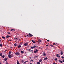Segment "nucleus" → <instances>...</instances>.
Masks as SVG:
<instances>
[{
    "label": "nucleus",
    "instance_id": "obj_53",
    "mask_svg": "<svg viewBox=\"0 0 64 64\" xmlns=\"http://www.w3.org/2000/svg\"><path fill=\"white\" fill-rule=\"evenodd\" d=\"M61 51V52H62V51Z\"/></svg>",
    "mask_w": 64,
    "mask_h": 64
},
{
    "label": "nucleus",
    "instance_id": "obj_34",
    "mask_svg": "<svg viewBox=\"0 0 64 64\" xmlns=\"http://www.w3.org/2000/svg\"><path fill=\"white\" fill-rule=\"evenodd\" d=\"M23 44L21 42V43H20V45H22L23 44Z\"/></svg>",
    "mask_w": 64,
    "mask_h": 64
},
{
    "label": "nucleus",
    "instance_id": "obj_14",
    "mask_svg": "<svg viewBox=\"0 0 64 64\" xmlns=\"http://www.w3.org/2000/svg\"><path fill=\"white\" fill-rule=\"evenodd\" d=\"M32 42H33V43H36L35 41H34L33 40H32Z\"/></svg>",
    "mask_w": 64,
    "mask_h": 64
},
{
    "label": "nucleus",
    "instance_id": "obj_52",
    "mask_svg": "<svg viewBox=\"0 0 64 64\" xmlns=\"http://www.w3.org/2000/svg\"><path fill=\"white\" fill-rule=\"evenodd\" d=\"M53 64H56V63H54Z\"/></svg>",
    "mask_w": 64,
    "mask_h": 64
},
{
    "label": "nucleus",
    "instance_id": "obj_8",
    "mask_svg": "<svg viewBox=\"0 0 64 64\" xmlns=\"http://www.w3.org/2000/svg\"><path fill=\"white\" fill-rule=\"evenodd\" d=\"M46 53L45 52H44V57H45V56H46Z\"/></svg>",
    "mask_w": 64,
    "mask_h": 64
},
{
    "label": "nucleus",
    "instance_id": "obj_19",
    "mask_svg": "<svg viewBox=\"0 0 64 64\" xmlns=\"http://www.w3.org/2000/svg\"><path fill=\"white\" fill-rule=\"evenodd\" d=\"M38 42L39 43H40V42H41V40H38Z\"/></svg>",
    "mask_w": 64,
    "mask_h": 64
},
{
    "label": "nucleus",
    "instance_id": "obj_9",
    "mask_svg": "<svg viewBox=\"0 0 64 64\" xmlns=\"http://www.w3.org/2000/svg\"><path fill=\"white\" fill-rule=\"evenodd\" d=\"M27 43H26L24 44V45L25 46H27Z\"/></svg>",
    "mask_w": 64,
    "mask_h": 64
},
{
    "label": "nucleus",
    "instance_id": "obj_16",
    "mask_svg": "<svg viewBox=\"0 0 64 64\" xmlns=\"http://www.w3.org/2000/svg\"><path fill=\"white\" fill-rule=\"evenodd\" d=\"M18 48H21V46H18Z\"/></svg>",
    "mask_w": 64,
    "mask_h": 64
},
{
    "label": "nucleus",
    "instance_id": "obj_50",
    "mask_svg": "<svg viewBox=\"0 0 64 64\" xmlns=\"http://www.w3.org/2000/svg\"><path fill=\"white\" fill-rule=\"evenodd\" d=\"M1 42V40H0V42Z\"/></svg>",
    "mask_w": 64,
    "mask_h": 64
},
{
    "label": "nucleus",
    "instance_id": "obj_43",
    "mask_svg": "<svg viewBox=\"0 0 64 64\" xmlns=\"http://www.w3.org/2000/svg\"><path fill=\"white\" fill-rule=\"evenodd\" d=\"M27 36L28 37H29L30 36H29L28 35H27Z\"/></svg>",
    "mask_w": 64,
    "mask_h": 64
},
{
    "label": "nucleus",
    "instance_id": "obj_12",
    "mask_svg": "<svg viewBox=\"0 0 64 64\" xmlns=\"http://www.w3.org/2000/svg\"><path fill=\"white\" fill-rule=\"evenodd\" d=\"M3 55V54L2 53H0V56H2Z\"/></svg>",
    "mask_w": 64,
    "mask_h": 64
},
{
    "label": "nucleus",
    "instance_id": "obj_6",
    "mask_svg": "<svg viewBox=\"0 0 64 64\" xmlns=\"http://www.w3.org/2000/svg\"><path fill=\"white\" fill-rule=\"evenodd\" d=\"M38 50H36L34 51V53H36L37 52H38Z\"/></svg>",
    "mask_w": 64,
    "mask_h": 64
},
{
    "label": "nucleus",
    "instance_id": "obj_55",
    "mask_svg": "<svg viewBox=\"0 0 64 64\" xmlns=\"http://www.w3.org/2000/svg\"><path fill=\"white\" fill-rule=\"evenodd\" d=\"M6 64H8V63H7Z\"/></svg>",
    "mask_w": 64,
    "mask_h": 64
},
{
    "label": "nucleus",
    "instance_id": "obj_31",
    "mask_svg": "<svg viewBox=\"0 0 64 64\" xmlns=\"http://www.w3.org/2000/svg\"><path fill=\"white\" fill-rule=\"evenodd\" d=\"M50 46L51 47H54V46H53L52 45H50Z\"/></svg>",
    "mask_w": 64,
    "mask_h": 64
},
{
    "label": "nucleus",
    "instance_id": "obj_40",
    "mask_svg": "<svg viewBox=\"0 0 64 64\" xmlns=\"http://www.w3.org/2000/svg\"><path fill=\"white\" fill-rule=\"evenodd\" d=\"M53 44L54 45H56V44L55 43H54Z\"/></svg>",
    "mask_w": 64,
    "mask_h": 64
},
{
    "label": "nucleus",
    "instance_id": "obj_45",
    "mask_svg": "<svg viewBox=\"0 0 64 64\" xmlns=\"http://www.w3.org/2000/svg\"><path fill=\"white\" fill-rule=\"evenodd\" d=\"M12 41V40H9V41H10H10Z\"/></svg>",
    "mask_w": 64,
    "mask_h": 64
},
{
    "label": "nucleus",
    "instance_id": "obj_47",
    "mask_svg": "<svg viewBox=\"0 0 64 64\" xmlns=\"http://www.w3.org/2000/svg\"><path fill=\"white\" fill-rule=\"evenodd\" d=\"M62 61H63V62H64V60H63Z\"/></svg>",
    "mask_w": 64,
    "mask_h": 64
},
{
    "label": "nucleus",
    "instance_id": "obj_44",
    "mask_svg": "<svg viewBox=\"0 0 64 64\" xmlns=\"http://www.w3.org/2000/svg\"><path fill=\"white\" fill-rule=\"evenodd\" d=\"M17 40H18V38H16V41H17Z\"/></svg>",
    "mask_w": 64,
    "mask_h": 64
},
{
    "label": "nucleus",
    "instance_id": "obj_11",
    "mask_svg": "<svg viewBox=\"0 0 64 64\" xmlns=\"http://www.w3.org/2000/svg\"><path fill=\"white\" fill-rule=\"evenodd\" d=\"M58 61H59V62H60V63H63V61L61 60H58Z\"/></svg>",
    "mask_w": 64,
    "mask_h": 64
},
{
    "label": "nucleus",
    "instance_id": "obj_13",
    "mask_svg": "<svg viewBox=\"0 0 64 64\" xmlns=\"http://www.w3.org/2000/svg\"><path fill=\"white\" fill-rule=\"evenodd\" d=\"M56 56H57V57L58 58L60 57V56H59V54H57Z\"/></svg>",
    "mask_w": 64,
    "mask_h": 64
},
{
    "label": "nucleus",
    "instance_id": "obj_23",
    "mask_svg": "<svg viewBox=\"0 0 64 64\" xmlns=\"http://www.w3.org/2000/svg\"><path fill=\"white\" fill-rule=\"evenodd\" d=\"M12 52H11L10 51L9 52V54H11Z\"/></svg>",
    "mask_w": 64,
    "mask_h": 64
},
{
    "label": "nucleus",
    "instance_id": "obj_36",
    "mask_svg": "<svg viewBox=\"0 0 64 64\" xmlns=\"http://www.w3.org/2000/svg\"><path fill=\"white\" fill-rule=\"evenodd\" d=\"M8 34H10V32H8Z\"/></svg>",
    "mask_w": 64,
    "mask_h": 64
},
{
    "label": "nucleus",
    "instance_id": "obj_27",
    "mask_svg": "<svg viewBox=\"0 0 64 64\" xmlns=\"http://www.w3.org/2000/svg\"><path fill=\"white\" fill-rule=\"evenodd\" d=\"M11 57L12 58V57H13V54H11Z\"/></svg>",
    "mask_w": 64,
    "mask_h": 64
},
{
    "label": "nucleus",
    "instance_id": "obj_51",
    "mask_svg": "<svg viewBox=\"0 0 64 64\" xmlns=\"http://www.w3.org/2000/svg\"><path fill=\"white\" fill-rule=\"evenodd\" d=\"M30 64H32V63H30Z\"/></svg>",
    "mask_w": 64,
    "mask_h": 64
},
{
    "label": "nucleus",
    "instance_id": "obj_26",
    "mask_svg": "<svg viewBox=\"0 0 64 64\" xmlns=\"http://www.w3.org/2000/svg\"><path fill=\"white\" fill-rule=\"evenodd\" d=\"M21 53L22 54H23L24 53V51H21Z\"/></svg>",
    "mask_w": 64,
    "mask_h": 64
},
{
    "label": "nucleus",
    "instance_id": "obj_35",
    "mask_svg": "<svg viewBox=\"0 0 64 64\" xmlns=\"http://www.w3.org/2000/svg\"><path fill=\"white\" fill-rule=\"evenodd\" d=\"M31 49H34V46H33L31 48Z\"/></svg>",
    "mask_w": 64,
    "mask_h": 64
},
{
    "label": "nucleus",
    "instance_id": "obj_37",
    "mask_svg": "<svg viewBox=\"0 0 64 64\" xmlns=\"http://www.w3.org/2000/svg\"><path fill=\"white\" fill-rule=\"evenodd\" d=\"M35 57H36V58H37V57H38V56H36Z\"/></svg>",
    "mask_w": 64,
    "mask_h": 64
},
{
    "label": "nucleus",
    "instance_id": "obj_41",
    "mask_svg": "<svg viewBox=\"0 0 64 64\" xmlns=\"http://www.w3.org/2000/svg\"><path fill=\"white\" fill-rule=\"evenodd\" d=\"M30 61H32V62H33V60H30Z\"/></svg>",
    "mask_w": 64,
    "mask_h": 64
},
{
    "label": "nucleus",
    "instance_id": "obj_5",
    "mask_svg": "<svg viewBox=\"0 0 64 64\" xmlns=\"http://www.w3.org/2000/svg\"><path fill=\"white\" fill-rule=\"evenodd\" d=\"M6 37V38H9V37H11V36H7Z\"/></svg>",
    "mask_w": 64,
    "mask_h": 64
},
{
    "label": "nucleus",
    "instance_id": "obj_17",
    "mask_svg": "<svg viewBox=\"0 0 64 64\" xmlns=\"http://www.w3.org/2000/svg\"><path fill=\"white\" fill-rule=\"evenodd\" d=\"M42 61H43L42 60H40L39 62H42Z\"/></svg>",
    "mask_w": 64,
    "mask_h": 64
},
{
    "label": "nucleus",
    "instance_id": "obj_38",
    "mask_svg": "<svg viewBox=\"0 0 64 64\" xmlns=\"http://www.w3.org/2000/svg\"><path fill=\"white\" fill-rule=\"evenodd\" d=\"M54 60H55V61H57V58H56L54 59Z\"/></svg>",
    "mask_w": 64,
    "mask_h": 64
},
{
    "label": "nucleus",
    "instance_id": "obj_46",
    "mask_svg": "<svg viewBox=\"0 0 64 64\" xmlns=\"http://www.w3.org/2000/svg\"><path fill=\"white\" fill-rule=\"evenodd\" d=\"M48 42H49V40H48L47 41Z\"/></svg>",
    "mask_w": 64,
    "mask_h": 64
},
{
    "label": "nucleus",
    "instance_id": "obj_2",
    "mask_svg": "<svg viewBox=\"0 0 64 64\" xmlns=\"http://www.w3.org/2000/svg\"><path fill=\"white\" fill-rule=\"evenodd\" d=\"M28 35H29L30 37H32L33 36V35H32V34L30 33L28 34Z\"/></svg>",
    "mask_w": 64,
    "mask_h": 64
},
{
    "label": "nucleus",
    "instance_id": "obj_42",
    "mask_svg": "<svg viewBox=\"0 0 64 64\" xmlns=\"http://www.w3.org/2000/svg\"><path fill=\"white\" fill-rule=\"evenodd\" d=\"M62 59H64V57L63 56H62Z\"/></svg>",
    "mask_w": 64,
    "mask_h": 64
},
{
    "label": "nucleus",
    "instance_id": "obj_54",
    "mask_svg": "<svg viewBox=\"0 0 64 64\" xmlns=\"http://www.w3.org/2000/svg\"><path fill=\"white\" fill-rule=\"evenodd\" d=\"M0 64H1V63H0Z\"/></svg>",
    "mask_w": 64,
    "mask_h": 64
},
{
    "label": "nucleus",
    "instance_id": "obj_15",
    "mask_svg": "<svg viewBox=\"0 0 64 64\" xmlns=\"http://www.w3.org/2000/svg\"><path fill=\"white\" fill-rule=\"evenodd\" d=\"M14 46L15 47H17V44H14Z\"/></svg>",
    "mask_w": 64,
    "mask_h": 64
},
{
    "label": "nucleus",
    "instance_id": "obj_21",
    "mask_svg": "<svg viewBox=\"0 0 64 64\" xmlns=\"http://www.w3.org/2000/svg\"><path fill=\"white\" fill-rule=\"evenodd\" d=\"M0 46L1 47H3V44H0Z\"/></svg>",
    "mask_w": 64,
    "mask_h": 64
},
{
    "label": "nucleus",
    "instance_id": "obj_7",
    "mask_svg": "<svg viewBox=\"0 0 64 64\" xmlns=\"http://www.w3.org/2000/svg\"><path fill=\"white\" fill-rule=\"evenodd\" d=\"M28 62V61H26L25 62H24V64H26V63Z\"/></svg>",
    "mask_w": 64,
    "mask_h": 64
},
{
    "label": "nucleus",
    "instance_id": "obj_18",
    "mask_svg": "<svg viewBox=\"0 0 64 64\" xmlns=\"http://www.w3.org/2000/svg\"><path fill=\"white\" fill-rule=\"evenodd\" d=\"M31 50H30V49L29 50V52H30V53H31Z\"/></svg>",
    "mask_w": 64,
    "mask_h": 64
},
{
    "label": "nucleus",
    "instance_id": "obj_33",
    "mask_svg": "<svg viewBox=\"0 0 64 64\" xmlns=\"http://www.w3.org/2000/svg\"><path fill=\"white\" fill-rule=\"evenodd\" d=\"M31 52H32V53H34V51H33V50H31Z\"/></svg>",
    "mask_w": 64,
    "mask_h": 64
},
{
    "label": "nucleus",
    "instance_id": "obj_25",
    "mask_svg": "<svg viewBox=\"0 0 64 64\" xmlns=\"http://www.w3.org/2000/svg\"><path fill=\"white\" fill-rule=\"evenodd\" d=\"M24 62V60H22V63H23V62Z\"/></svg>",
    "mask_w": 64,
    "mask_h": 64
},
{
    "label": "nucleus",
    "instance_id": "obj_3",
    "mask_svg": "<svg viewBox=\"0 0 64 64\" xmlns=\"http://www.w3.org/2000/svg\"><path fill=\"white\" fill-rule=\"evenodd\" d=\"M48 60V58H46L44 59V61H46Z\"/></svg>",
    "mask_w": 64,
    "mask_h": 64
},
{
    "label": "nucleus",
    "instance_id": "obj_28",
    "mask_svg": "<svg viewBox=\"0 0 64 64\" xmlns=\"http://www.w3.org/2000/svg\"><path fill=\"white\" fill-rule=\"evenodd\" d=\"M11 31H15V30L14 29H12L11 30Z\"/></svg>",
    "mask_w": 64,
    "mask_h": 64
},
{
    "label": "nucleus",
    "instance_id": "obj_29",
    "mask_svg": "<svg viewBox=\"0 0 64 64\" xmlns=\"http://www.w3.org/2000/svg\"><path fill=\"white\" fill-rule=\"evenodd\" d=\"M2 57L3 59H4V58H5V56H2Z\"/></svg>",
    "mask_w": 64,
    "mask_h": 64
},
{
    "label": "nucleus",
    "instance_id": "obj_56",
    "mask_svg": "<svg viewBox=\"0 0 64 64\" xmlns=\"http://www.w3.org/2000/svg\"><path fill=\"white\" fill-rule=\"evenodd\" d=\"M41 49H42V48Z\"/></svg>",
    "mask_w": 64,
    "mask_h": 64
},
{
    "label": "nucleus",
    "instance_id": "obj_24",
    "mask_svg": "<svg viewBox=\"0 0 64 64\" xmlns=\"http://www.w3.org/2000/svg\"><path fill=\"white\" fill-rule=\"evenodd\" d=\"M2 38H3V39H5V38L4 36H2Z\"/></svg>",
    "mask_w": 64,
    "mask_h": 64
},
{
    "label": "nucleus",
    "instance_id": "obj_10",
    "mask_svg": "<svg viewBox=\"0 0 64 64\" xmlns=\"http://www.w3.org/2000/svg\"><path fill=\"white\" fill-rule=\"evenodd\" d=\"M8 57L9 58H11V56L10 54H9L8 55Z\"/></svg>",
    "mask_w": 64,
    "mask_h": 64
},
{
    "label": "nucleus",
    "instance_id": "obj_4",
    "mask_svg": "<svg viewBox=\"0 0 64 64\" xmlns=\"http://www.w3.org/2000/svg\"><path fill=\"white\" fill-rule=\"evenodd\" d=\"M7 60H8V58H6L4 59V60L5 61H7Z\"/></svg>",
    "mask_w": 64,
    "mask_h": 64
},
{
    "label": "nucleus",
    "instance_id": "obj_49",
    "mask_svg": "<svg viewBox=\"0 0 64 64\" xmlns=\"http://www.w3.org/2000/svg\"><path fill=\"white\" fill-rule=\"evenodd\" d=\"M32 58V57H30V59H31Z\"/></svg>",
    "mask_w": 64,
    "mask_h": 64
},
{
    "label": "nucleus",
    "instance_id": "obj_1",
    "mask_svg": "<svg viewBox=\"0 0 64 64\" xmlns=\"http://www.w3.org/2000/svg\"><path fill=\"white\" fill-rule=\"evenodd\" d=\"M15 54H16V55L18 56L19 55H20V53L17 52L15 53Z\"/></svg>",
    "mask_w": 64,
    "mask_h": 64
},
{
    "label": "nucleus",
    "instance_id": "obj_48",
    "mask_svg": "<svg viewBox=\"0 0 64 64\" xmlns=\"http://www.w3.org/2000/svg\"><path fill=\"white\" fill-rule=\"evenodd\" d=\"M46 46H47L48 47V45H46Z\"/></svg>",
    "mask_w": 64,
    "mask_h": 64
},
{
    "label": "nucleus",
    "instance_id": "obj_39",
    "mask_svg": "<svg viewBox=\"0 0 64 64\" xmlns=\"http://www.w3.org/2000/svg\"><path fill=\"white\" fill-rule=\"evenodd\" d=\"M37 64H40V63L39 62H37Z\"/></svg>",
    "mask_w": 64,
    "mask_h": 64
},
{
    "label": "nucleus",
    "instance_id": "obj_32",
    "mask_svg": "<svg viewBox=\"0 0 64 64\" xmlns=\"http://www.w3.org/2000/svg\"><path fill=\"white\" fill-rule=\"evenodd\" d=\"M60 54H61V55H63V52H61Z\"/></svg>",
    "mask_w": 64,
    "mask_h": 64
},
{
    "label": "nucleus",
    "instance_id": "obj_22",
    "mask_svg": "<svg viewBox=\"0 0 64 64\" xmlns=\"http://www.w3.org/2000/svg\"><path fill=\"white\" fill-rule=\"evenodd\" d=\"M7 51H8V50H6L5 51H4V53H5V52H7Z\"/></svg>",
    "mask_w": 64,
    "mask_h": 64
},
{
    "label": "nucleus",
    "instance_id": "obj_20",
    "mask_svg": "<svg viewBox=\"0 0 64 64\" xmlns=\"http://www.w3.org/2000/svg\"><path fill=\"white\" fill-rule=\"evenodd\" d=\"M17 64H19V61L18 60L17 61Z\"/></svg>",
    "mask_w": 64,
    "mask_h": 64
},
{
    "label": "nucleus",
    "instance_id": "obj_30",
    "mask_svg": "<svg viewBox=\"0 0 64 64\" xmlns=\"http://www.w3.org/2000/svg\"><path fill=\"white\" fill-rule=\"evenodd\" d=\"M34 48H35V49H36V46H34Z\"/></svg>",
    "mask_w": 64,
    "mask_h": 64
}]
</instances>
